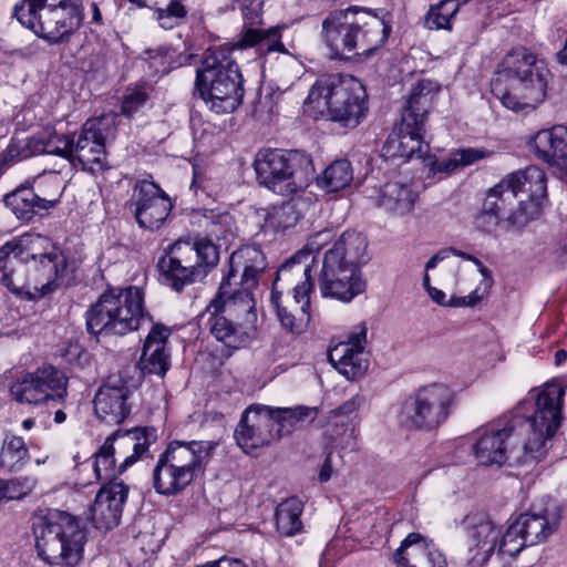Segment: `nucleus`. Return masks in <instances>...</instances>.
<instances>
[{
	"label": "nucleus",
	"instance_id": "obj_1",
	"mask_svg": "<svg viewBox=\"0 0 567 567\" xmlns=\"http://www.w3.org/2000/svg\"><path fill=\"white\" fill-rule=\"evenodd\" d=\"M66 266L62 251L42 235L25 234L0 247V284L28 299L53 291Z\"/></svg>",
	"mask_w": 567,
	"mask_h": 567
},
{
	"label": "nucleus",
	"instance_id": "obj_2",
	"mask_svg": "<svg viewBox=\"0 0 567 567\" xmlns=\"http://www.w3.org/2000/svg\"><path fill=\"white\" fill-rule=\"evenodd\" d=\"M391 14L363 7L334 10L322 22V37L334 59L368 55L380 49L391 33Z\"/></svg>",
	"mask_w": 567,
	"mask_h": 567
},
{
	"label": "nucleus",
	"instance_id": "obj_3",
	"mask_svg": "<svg viewBox=\"0 0 567 567\" xmlns=\"http://www.w3.org/2000/svg\"><path fill=\"white\" fill-rule=\"evenodd\" d=\"M548 78L545 61L519 48L508 52L498 64L491 89L506 109L527 114L545 101Z\"/></svg>",
	"mask_w": 567,
	"mask_h": 567
},
{
	"label": "nucleus",
	"instance_id": "obj_4",
	"mask_svg": "<svg viewBox=\"0 0 567 567\" xmlns=\"http://www.w3.org/2000/svg\"><path fill=\"white\" fill-rule=\"evenodd\" d=\"M565 390L554 382L532 389L518 403L512 417H519V432H523V451L530 460H542L547 451L548 441L556 434L561 423V409Z\"/></svg>",
	"mask_w": 567,
	"mask_h": 567
},
{
	"label": "nucleus",
	"instance_id": "obj_5",
	"mask_svg": "<svg viewBox=\"0 0 567 567\" xmlns=\"http://www.w3.org/2000/svg\"><path fill=\"white\" fill-rule=\"evenodd\" d=\"M305 106L315 116L327 115L343 127H355L368 111L367 92L352 75L331 74L313 83Z\"/></svg>",
	"mask_w": 567,
	"mask_h": 567
},
{
	"label": "nucleus",
	"instance_id": "obj_6",
	"mask_svg": "<svg viewBox=\"0 0 567 567\" xmlns=\"http://www.w3.org/2000/svg\"><path fill=\"white\" fill-rule=\"evenodd\" d=\"M35 548L50 567H76L82 560L86 533L79 519L61 511H50L33 522Z\"/></svg>",
	"mask_w": 567,
	"mask_h": 567
},
{
	"label": "nucleus",
	"instance_id": "obj_7",
	"mask_svg": "<svg viewBox=\"0 0 567 567\" xmlns=\"http://www.w3.org/2000/svg\"><path fill=\"white\" fill-rule=\"evenodd\" d=\"M234 47L209 48L196 74V90L217 114L235 111L243 99L241 75L231 58Z\"/></svg>",
	"mask_w": 567,
	"mask_h": 567
},
{
	"label": "nucleus",
	"instance_id": "obj_8",
	"mask_svg": "<svg viewBox=\"0 0 567 567\" xmlns=\"http://www.w3.org/2000/svg\"><path fill=\"white\" fill-rule=\"evenodd\" d=\"M144 298L137 286L107 289L86 311L89 332L123 336L137 330L148 318Z\"/></svg>",
	"mask_w": 567,
	"mask_h": 567
},
{
	"label": "nucleus",
	"instance_id": "obj_9",
	"mask_svg": "<svg viewBox=\"0 0 567 567\" xmlns=\"http://www.w3.org/2000/svg\"><path fill=\"white\" fill-rule=\"evenodd\" d=\"M217 443L214 441H172L153 470V486L161 495L184 491L204 471Z\"/></svg>",
	"mask_w": 567,
	"mask_h": 567
},
{
	"label": "nucleus",
	"instance_id": "obj_10",
	"mask_svg": "<svg viewBox=\"0 0 567 567\" xmlns=\"http://www.w3.org/2000/svg\"><path fill=\"white\" fill-rule=\"evenodd\" d=\"M13 14L25 28L51 44L65 42L84 19L83 0H22Z\"/></svg>",
	"mask_w": 567,
	"mask_h": 567
},
{
	"label": "nucleus",
	"instance_id": "obj_11",
	"mask_svg": "<svg viewBox=\"0 0 567 567\" xmlns=\"http://www.w3.org/2000/svg\"><path fill=\"white\" fill-rule=\"evenodd\" d=\"M454 391L444 383L422 385L410 393L399 412L400 424L409 430L432 431L450 417Z\"/></svg>",
	"mask_w": 567,
	"mask_h": 567
},
{
	"label": "nucleus",
	"instance_id": "obj_12",
	"mask_svg": "<svg viewBox=\"0 0 567 567\" xmlns=\"http://www.w3.org/2000/svg\"><path fill=\"white\" fill-rule=\"evenodd\" d=\"M303 162L297 152L264 148L256 154L254 168L260 185L276 194L288 196L308 185Z\"/></svg>",
	"mask_w": 567,
	"mask_h": 567
},
{
	"label": "nucleus",
	"instance_id": "obj_13",
	"mask_svg": "<svg viewBox=\"0 0 567 567\" xmlns=\"http://www.w3.org/2000/svg\"><path fill=\"white\" fill-rule=\"evenodd\" d=\"M286 284L276 278L270 302L281 327L295 334L305 332L310 322V293L313 280L293 279Z\"/></svg>",
	"mask_w": 567,
	"mask_h": 567
},
{
	"label": "nucleus",
	"instance_id": "obj_14",
	"mask_svg": "<svg viewBox=\"0 0 567 567\" xmlns=\"http://www.w3.org/2000/svg\"><path fill=\"white\" fill-rule=\"evenodd\" d=\"M116 120L114 113L89 118L76 141L72 140L71 158L78 161L83 169L99 173L106 168L105 142L113 135Z\"/></svg>",
	"mask_w": 567,
	"mask_h": 567
},
{
	"label": "nucleus",
	"instance_id": "obj_15",
	"mask_svg": "<svg viewBox=\"0 0 567 567\" xmlns=\"http://www.w3.org/2000/svg\"><path fill=\"white\" fill-rule=\"evenodd\" d=\"M518 424H522L520 419L512 417L508 413L478 429L473 445L478 464L503 465L509 457L514 439L517 435H524L519 432Z\"/></svg>",
	"mask_w": 567,
	"mask_h": 567
},
{
	"label": "nucleus",
	"instance_id": "obj_16",
	"mask_svg": "<svg viewBox=\"0 0 567 567\" xmlns=\"http://www.w3.org/2000/svg\"><path fill=\"white\" fill-rule=\"evenodd\" d=\"M518 195V207L508 216V223L523 228L532 219L538 217L547 197V178L543 169L528 166L507 175Z\"/></svg>",
	"mask_w": 567,
	"mask_h": 567
},
{
	"label": "nucleus",
	"instance_id": "obj_17",
	"mask_svg": "<svg viewBox=\"0 0 567 567\" xmlns=\"http://www.w3.org/2000/svg\"><path fill=\"white\" fill-rule=\"evenodd\" d=\"M66 389V375L55 367L44 364L18 379L10 386V393L20 403L38 405L65 398Z\"/></svg>",
	"mask_w": 567,
	"mask_h": 567
},
{
	"label": "nucleus",
	"instance_id": "obj_18",
	"mask_svg": "<svg viewBox=\"0 0 567 567\" xmlns=\"http://www.w3.org/2000/svg\"><path fill=\"white\" fill-rule=\"evenodd\" d=\"M128 208L141 228L154 230L158 229L167 218L172 203L155 183L143 179L135 184Z\"/></svg>",
	"mask_w": 567,
	"mask_h": 567
},
{
	"label": "nucleus",
	"instance_id": "obj_19",
	"mask_svg": "<svg viewBox=\"0 0 567 567\" xmlns=\"http://www.w3.org/2000/svg\"><path fill=\"white\" fill-rule=\"evenodd\" d=\"M235 439L247 454L279 440L271 406L254 404L247 408L235 430Z\"/></svg>",
	"mask_w": 567,
	"mask_h": 567
},
{
	"label": "nucleus",
	"instance_id": "obj_20",
	"mask_svg": "<svg viewBox=\"0 0 567 567\" xmlns=\"http://www.w3.org/2000/svg\"><path fill=\"white\" fill-rule=\"evenodd\" d=\"M319 288L323 297L349 302L365 290V281L354 266L339 262L336 257H324Z\"/></svg>",
	"mask_w": 567,
	"mask_h": 567
},
{
	"label": "nucleus",
	"instance_id": "obj_21",
	"mask_svg": "<svg viewBox=\"0 0 567 567\" xmlns=\"http://www.w3.org/2000/svg\"><path fill=\"white\" fill-rule=\"evenodd\" d=\"M161 281L175 291L206 277L202 266L193 265V248L187 241H176L167 256L158 261Z\"/></svg>",
	"mask_w": 567,
	"mask_h": 567
},
{
	"label": "nucleus",
	"instance_id": "obj_22",
	"mask_svg": "<svg viewBox=\"0 0 567 567\" xmlns=\"http://www.w3.org/2000/svg\"><path fill=\"white\" fill-rule=\"evenodd\" d=\"M134 385L122 374L110 375L95 393L93 403L94 411L99 419L118 424L123 422L131 412L128 398Z\"/></svg>",
	"mask_w": 567,
	"mask_h": 567
},
{
	"label": "nucleus",
	"instance_id": "obj_23",
	"mask_svg": "<svg viewBox=\"0 0 567 567\" xmlns=\"http://www.w3.org/2000/svg\"><path fill=\"white\" fill-rule=\"evenodd\" d=\"M367 343V327L358 324L348 336L347 341L340 342L329 351V361L347 380L364 375L369 363L364 354Z\"/></svg>",
	"mask_w": 567,
	"mask_h": 567
},
{
	"label": "nucleus",
	"instance_id": "obj_24",
	"mask_svg": "<svg viewBox=\"0 0 567 567\" xmlns=\"http://www.w3.org/2000/svg\"><path fill=\"white\" fill-rule=\"evenodd\" d=\"M157 440L153 427H135L124 433L116 432L105 440L113 455L122 460L117 472L123 473L148 452V447Z\"/></svg>",
	"mask_w": 567,
	"mask_h": 567
},
{
	"label": "nucleus",
	"instance_id": "obj_25",
	"mask_svg": "<svg viewBox=\"0 0 567 567\" xmlns=\"http://www.w3.org/2000/svg\"><path fill=\"white\" fill-rule=\"evenodd\" d=\"M128 486L122 481H110L102 485L90 508V519L99 529H112L118 525Z\"/></svg>",
	"mask_w": 567,
	"mask_h": 567
},
{
	"label": "nucleus",
	"instance_id": "obj_26",
	"mask_svg": "<svg viewBox=\"0 0 567 567\" xmlns=\"http://www.w3.org/2000/svg\"><path fill=\"white\" fill-rule=\"evenodd\" d=\"M561 519L558 505L554 501L535 503L530 509L520 514L516 522L529 546L545 542L557 530Z\"/></svg>",
	"mask_w": 567,
	"mask_h": 567
},
{
	"label": "nucleus",
	"instance_id": "obj_27",
	"mask_svg": "<svg viewBox=\"0 0 567 567\" xmlns=\"http://www.w3.org/2000/svg\"><path fill=\"white\" fill-rule=\"evenodd\" d=\"M396 567H447L445 556L417 533L409 534L394 554Z\"/></svg>",
	"mask_w": 567,
	"mask_h": 567
},
{
	"label": "nucleus",
	"instance_id": "obj_28",
	"mask_svg": "<svg viewBox=\"0 0 567 567\" xmlns=\"http://www.w3.org/2000/svg\"><path fill=\"white\" fill-rule=\"evenodd\" d=\"M332 237V231L328 229L312 235L306 246L278 269V280L286 284H292L293 279L312 280L311 261Z\"/></svg>",
	"mask_w": 567,
	"mask_h": 567
},
{
	"label": "nucleus",
	"instance_id": "obj_29",
	"mask_svg": "<svg viewBox=\"0 0 567 567\" xmlns=\"http://www.w3.org/2000/svg\"><path fill=\"white\" fill-rule=\"evenodd\" d=\"M529 150L543 162L567 172V127L540 130L528 141Z\"/></svg>",
	"mask_w": 567,
	"mask_h": 567
},
{
	"label": "nucleus",
	"instance_id": "obj_30",
	"mask_svg": "<svg viewBox=\"0 0 567 567\" xmlns=\"http://www.w3.org/2000/svg\"><path fill=\"white\" fill-rule=\"evenodd\" d=\"M221 309H212L210 302L202 315L206 319L204 326L209 333L219 342L230 349H239L249 343L252 337V329L235 323Z\"/></svg>",
	"mask_w": 567,
	"mask_h": 567
},
{
	"label": "nucleus",
	"instance_id": "obj_31",
	"mask_svg": "<svg viewBox=\"0 0 567 567\" xmlns=\"http://www.w3.org/2000/svg\"><path fill=\"white\" fill-rule=\"evenodd\" d=\"M424 128L412 125L408 120L401 123L389 134L383 151L390 157H412L414 154L423 155L427 145L423 142Z\"/></svg>",
	"mask_w": 567,
	"mask_h": 567
},
{
	"label": "nucleus",
	"instance_id": "obj_32",
	"mask_svg": "<svg viewBox=\"0 0 567 567\" xmlns=\"http://www.w3.org/2000/svg\"><path fill=\"white\" fill-rule=\"evenodd\" d=\"M171 330L162 324H155L148 332L141 357L143 373L163 377L169 368V353L166 350Z\"/></svg>",
	"mask_w": 567,
	"mask_h": 567
},
{
	"label": "nucleus",
	"instance_id": "obj_33",
	"mask_svg": "<svg viewBox=\"0 0 567 567\" xmlns=\"http://www.w3.org/2000/svg\"><path fill=\"white\" fill-rule=\"evenodd\" d=\"M464 527L476 548L475 557L486 561L496 551L499 528L484 513H471L463 520Z\"/></svg>",
	"mask_w": 567,
	"mask_h": 567
},
{
	"label": "nucleus",
	"instance_id": "obj_34",
	"mask_svg": "<svg viewBox=\"0 0 567 567\" xmlns=\"http://www.w3.org/2000/svg\"><path fill=\"white\" fill-rule=\"evenodd\" d=\"M450 255H455L465 260H470V261L474 262L477 266L478 271L483 276L481 285L475 290H473L471 293H468L467 296H463V297H452L449 301V305L453 306V307H473L483 299L484 295L492 287V284H493L492 275H491L489 270L482 264V261L480 259H477L476 257H474L470 254H466V252H463V251H460V250H456L453 248L442 249L439 252H436L426 262L425 270L434 269L441 261L449 258Z\"/></svg>",
	"mask_w": 567,
	"mask_h": 567
},
{
	"label": "nucleus",
	"instance_id": "obj_35",
	"mask_svg": "<svg viewBox=\"0 0 567 567\" xmlns=\"http://www.w3.org/2000/svg\"><path fill=\"white\" fill-rule=\"evenodd\" d=\"M419 194L409 182L392 181L385 183L377 197V205L384 210L403 216L410 213Z\"/></svg>",
	"mask_w": 567,
	"mask_h": 567
},
{
	"label": "nucleus",
	"instance_id": "obj_36",
	"mask_svg": "<svg viewBox=\"0 0 567 567\" xmlns=\"http://www.w3.org/2000/svg\"><path fill=\"white\" fill-rule=\"evenodd\" d=\"M210 308L221 309V311L228 315H248L255 317L252 313L255 299L251 290L241 286L234 288L230 282V277L221 281L218 292L210 300Z\"/></svg>",
	"mask_w": 567,
	"mask_h": 567
},
{
	"label": "nucleus",
	"instance_id": "obj_37",
	"mask_svg": "<svg viewBox=\"0 0 567 567\" xmlns=\"http://www.w3.org/2000/svg\"><path fill=\"white\" fill-rule=\"evenodd\" d=\"M324 257H336L339 262L354 266L360 270L369 260L367 238L361 233L347 230L326 251Z\"/></svg>",
	"mask_w": 567,
	"mask_h": 567
},
{
	"label": "nucleus",
	"instance_id": "obj_38",
	"mask_svg": "<svg viewBox=\"0 0 567 567\" xmlns=\"http://www.w3.org/2000/svg\"><path fill=\"white\" fill-rule=\"evenodd\" d=\"M435 92L436 87L432 81H419L411 90L402 120H408L412 125L424 128L426 114L433 104Z\"/></svg>",
	"mask_w": 567,
	"mask_h": 567
},
{
	"label": "nucleus",
	"instance_id": "obj_39",
	"mask_svg": "<svg viewBox=\"0 0 567 567\" xmlns=\"http://www.w3.org/2000/svg\"><path fill=\"white\" fill-rule=\"evenodd\" d=\"M258 218L262 221L261 229L265 233H281L296 226L300 218V212L297 203L286 202L281 205H275L261 208L257 212Z\"/></svg>",
	"mask_w": 567,
	"mask_h": 567
},
{
	"label": "nucleus",
	"instance_id": "obj_40",
	"mask_svg": "<svg viewBox=\"0 0 567 567\" xmlns=\"http://www.w3.org/2000/svg\"><path fill=\"white\" fill-rule=\"evenodd\" d=\"M192 223L204 227L206 235L216 240H228L234 236L235 220L228 212L200 209L192 215Z\"/></svg>",
	"mask_w": 567,
	"mask_h": 567
},
{
	"label": "nucleus",
	"instance_id": "obj_41",
	"mask_svg": "<svg viewBox=\"0 0 567 567\" xmlns=\"http://www.w3.org/2000/svg\"><path fill=\"white\" fill-rule=\"evenodd\" d=\"M233 47L239 50L257 47L258 51L262 54L270 52L287 53L281 43L280 30L278 28L267 30L251 27L245 28L241 32V38Z\"/></svg>",
	"mask_w": 567,
	"mask_h": 567
},
{
	"label": "nucleus",
	"instance_id": "obj_42",
	"mask_svg": "<svg viewBox=\"0 0 567 567\" xmlns=\"http://www.w3.org/2000/svg\"><path fill=\"white\" fill-rule=\"evenodd\" d=\"M6 206L18 219L30 220L35 214L49 210L43 200L30 186H21L4 197Z\"/></svg>",
	"mask_w": 567,
	"mask_h": 567
},
{
	"label": "nucleus",
	"instance_id": "obj_43",
	"mask_svg": "<svg viewBox=\"0 0 567 567\" xmlns=\"http://www.w3.org/2000/svg\"><path fill=\"white\" fill-rule=\"evenodd\" d=\"M303 503L297 497L281 502L276 509L275 519L277 530L284 536H293L302 529L300 519Z\"/></svg>",
	"mask_w": 567,
	"mask_h": 567
},
{
	"label": "nucleus",
	"instance_id": "obj_44",
	"mask_svg": "<svg viewBox=\"0 0 567 567\" xmlns=\"http://www.w3.org/2000/svg\"><path fill=\"white\" fill-rule=\"evenodd\" d=\"M492 153L486 148L466 147L457 148L450 153L449 157L437 161L433 165V171L451 174L458 168L473 165L487 158Z\"/></svg>",
	"mask_w": 567,
	"mask_h": 567
},
{
	"label": "nucleus",
	"instance_id": "obj_45",
	"mask_svg": "<svg viewBox=\"0 0 567 567\" xmlns=\"http://www.w3.org/2000/svg\"><path fill=\"white\" fill-rule=\"evenodd\" d=\"M30 461L29 449L21 436L6 435L1 451L0 465L8 471H20Z\"/></svg>",
	"mask_w": 567,
	"mask_h": 567
},
{
	"label": "nucleus",
	"instance_id": "obj_46",
	"mask_svg": "<svg viewBox=\"0 0 567 567\" xmlns=\"http://www.w3.org/2000/svg\"><path fill=\"white\" fill-rule=\"evenodd\" d=\"M324 435L333 449L353 451L358 446V432L352 421L329 419Z\"/></svg>",
	"mask_w": 567,
	"mask_h": 567
},
{
	"label": "nucleus",
	"instance_id": "obj_47",
	"mask_svg": "<svg viewBox=\"0 0 567 567\" xmlns=\"http://www.w3.org/2000/svg\"><path fill=\"white\" fill-rule=\"evenodd\" d=\"M31 187L51 209L60 202L64 190V181L55 171L43 172L33 178Z\"/></svg>",
	"mask_w": 567,
	"mask_h": 567
},
{
	"label": "nucleus",
	"instance_id": "obj_48",
	"mask_svg": "<svg viewBox=\"0 0 567 567\" xmlns=\"http://www.w3.org/2000/svg\"><path fill=\"white\" fill-rule=\"evenodd\" d=\"M43 153L38 141V133L31 137L13 138L6 151L0 154V173L14 162Z\"/></svg>",
	"mask_w": 567,
	"mask_h": 567
},
{
	"label": "nucleus",
	"instance_id": "obj_49",
	"mask_svg": "<svg viewBox=\"0 0 567 567\" xmlns=\"http://www.w3.org/2000/svg\"><path fill=\"white\" fill-rule=\"evenodd\" d=\"M352 179L351 163L347 159H338L323 171L319 186L327 192H339L349 186Z\"/></svg>",
	"mask_w": 567,
	"mask_h": 567
},
{
	"label": "nucleus",
	"instance_id": "obj_50",
	"mask_svg": "<svg viewBox=\"0 0 567 567\" xmlns=\"http://www.w3.org/2000/svg\"><path fill=\"white\" fill-rule=\"evenodd\" d=\"M271 416L280 439L284 434H288L298 427L307 419L312 417L313 411L307 406L271 408Z\"/></svg>",
	"mask_w": 567,
	"mask_h": 567
},
{
	"label": "nucleus",
	"instance_id": "obj_51",
	"mask_svg": "<svg viewBox=\"0 0 567 567\" xmlns=\"http://www.w3.org/2000/svg\"><path fill=\"white\" fill-rule=\"evenodd\" d=\"M516 198H518V195L506 176L488 189L484 204H486L489 212H499L502 215L513 205Z\"/></svg>",
	"mask_w": 567,
	"mask_h": 567
},
{
	"label": "nucleus",
	"instance_id": "obj_52",
	"mask_svg": "<svg viewBox=\"0 0 567 567\" xmlns=\"http://www.w3.org/2000/svg\"><path fill=\"white\" fill-rule=\"evenodd\" d=\"M72 140L66 134H59L52 127H44L38 132V141L43 153L71 158Z\"/></svg>",
	"mask_w": 567,
	"mask_h": 567
},
{
	"label": "nucleus",
	"instance_id": "obj_53",
	"mask_svg": "<svg viewBox=\"0 0 567 567\" xmlns=\"http://www.w3.org/2000/svg\"><path fill=\"white\" fill-rule=\"evenodd\" d=\"M457 4L450 0H441L432 6L425 16V27L430 30H451L452 20L457 13Z\"/></svg>",
	"mask_w": 567,
	"mask_h": 567
},
{
	"label": "nucleus",
	"instance_id": "obj_54",
	"mask_svg": "<svg viewBox=\"0 0 567 567\" xmlns=\"http://www.w3.org/2000/svg\"><path fill=\"white\" fill-rule=\"evenodd\" d=\"M527 546H529V544H527V539L523 535L519 528V524L515 519L507 527L506 532L501 534L496 547V553L501 557H515Z\"/></svg>",
	"mask_w": 567,
	"mask_h": 567
},
{
	"label": "nucleus",
	"instance_id": "obj_55",
	"mask_svg": "<svg viewBox=\"0 0 567 567\" xmlns=\"http://www.w3.org/2000/svg\"><path fill=\"white\" fill-rule=\"evenodd\" d=\"M230 270L228 277H234L241 267L266 268L265 256L257 246H244L234 251L229 259Z\"/></svg>",
	"mask_w": 567,
	"mask_h": 567
},
{
	"label": "nucleus",
	"instance_id": "obj_56",
	"mask_svg": "<svg viewBox=\"0 0 567 567\" xmlns=\"http://www.w3.org/2000/svg\"><path fill=\"white\" fill-rule=\"evenodd\" d=\"M188 10L182 0H171L165 9L154 10V18L164 30L181 25L187 18Z\"/></svg>",
	"mask_w": 567,
	"mask_h": 567
},
{
	"label": "nucleus",
	"instance_id": "obj_57",
	"mask_svg": "<svg viewBox=\"0 0 567 567\" xmlns=\"http://www.w3.org/2000/svg\"><path fill=\"white\" fill-rule=\"evenodd\" d=\"M193 248V265L202 266L206 275L215 267L218 262L219 255L216 246L213 244V239L199 238L194 244H190Z\"/></svg>",
	"mask_w": 567,
	"mask_h": 567
},
{
	"label": "nucleus",
	"instance_id": "obj_58",
	"mask_svg": "<svg viewBox=\"0 0 567 567\" xmlns=\"http://www.w3.org/2000/svg\"><path fill=\"white\" fill-rule=\"evenodd\" d=\"M117 458L111 452L109 445L104 442L100 450L94 455L93 462L82 464L87 468L94 471L96 480L110 478L116 472Z\"/></svg>",
	"mask_w": 567,
	"mask_h": 567
},
{
	"label": "nucleus",
	"instance_id": "obj_59",
	"mask_svg": "<svg viewBox=\"0 0 567 567\" xmlns=\"http://www.w3.org/2000/svg\"><path fill=\"white\" fill-rule=\"evenodd\" d=\"M35 486V480L29 476H20L11 480H0L2 502L7 499H20L27 496Z\"/></svg>",
	"mask_w": 567,
	"mask_h": 567
},
{
	"label": "nucleus",
	"instance_id": "obj_60",
	"mask_svg": "<svg viewBox=\"0 0 567 567\" xmlns=\"http://www.w3.org/2000/svg\"><path fill=\"white\" fill-rule=\"evenodd\" d=\"M150 86L145 83L128 86L123 94L122 113L131 116L137 112L148 100Z\"/></svg>",
	"mask_w": 567,
	"mask_h": 567
},
{
	"label": "nucleus",
	"instance_id": "obj_61",
	"mask_svg": "<svg viewBox=\"0 0 567 567\" xmlns=\"http://www.w3.org/2000/svg\"><path fill=\"white\" fill-rule=\"evenodd\" d=\"M363 403V398L359 394L352 396L337 409L329 412L328 419L330 420H348L351 421L350 415L353 414Z\"/></svg>",
	"mask_w": 567,
	"mask_h": 567
},
{
	"label": "nucleus",
	"instance_id": "obj_62",
	"mask_svg": "<svg viewBox=\"0 0 567 567\" xmlns=\"http://www.w3.org/2000/svg\"><path fill=\"white\" fill-rule=\"evenodd\" d=\"M499 212H489L486 204L483 205L482 212L476 216V226L485 233L495 230L501 220Z\"/></svg>",
	"mask_w": 567,
	"mask_h": 567
},
{
	"label": "nucleus",
	"instance_id": "obj_63",
	"mask_svg": "<svg viewBox=\"0 0 567 567\" xmlns=\"http://www.w3.org/2000/svg\"><path fill=\"white\" fill-rule=\"evenodd\" d=\"M192 187L195 189V193L200 189L202 192L206 193L208 196H216L219 190V185L214 183L212 178L206 177V175H203L195 171L194 178L192 183Z\"/></svg>",
	"mask_w": 567,
	"mask_h": 567
},
{
	"label": "nucleus",
	"instance_id": "obj_64",
	"mask_svg": "<svg viewBox=\"0 0 567 567\" xmlns=\"http://www.w3.org/2000/svg\"><path fill=\"white\" fill-rule=\"evenodd\" d=\"M264 269L265 268H257V267L251 268V266H249L248 268H247V266L241 267L240 271H239V272H241L240 286L252 290L255 287H257L258 282H259V277H260L261 272L264 271Z\"/></svg>",
	"mask_w": 567,
	"mask_h": 567
}]
</instances>
